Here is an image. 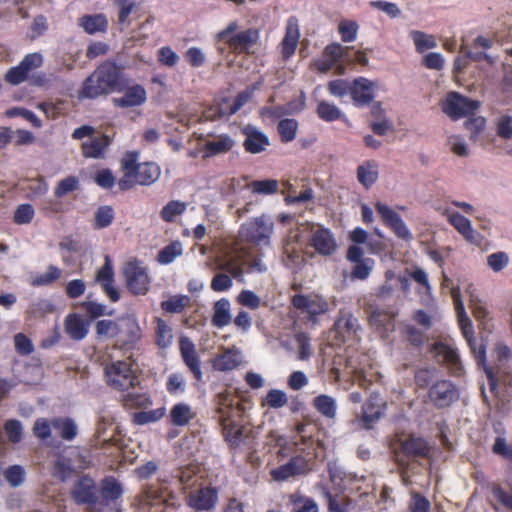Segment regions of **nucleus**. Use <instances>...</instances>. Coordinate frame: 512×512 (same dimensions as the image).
I'll return each mask as SVG.
<instances>
[{"label": "nucleus", "mask_w": 512, "mask_h": 512, "mask_svg": "<svg viewBox=\"0 0 512 512\" xmlns=\"http://www.w3.org/2000/svg\"><path fill=\"white\" fill-rule=\"evenodd\" d=\"M243 411L236 397L229 391L217 395V408L219 424L222 435L233 455L245 454L257 447L256 437L250 430L237 423L234 417Z\"/></svg>", "instance_id": "nucleus-1"}, {"label": "nucleus", "mask_w": 512, "mask_h": 512, "mask_svg": "<svg viewBox=\"0 0 512 512\" xmlns=\"http://www.w3.org/2000/svg\"><path fill=\"white\" fill-rule=\"evenodd\" d=\"M128 85L123 67L113 60H106L82 82L78 90L79 99H96L113 92H122Z\"/></svg>", "instance_id": "nucleus-2"}, {"label": "nucleus", "mask_w": 512, "mask_h": 512, "mask_svg": "<svg viewBox=\"0 0 512 512\" xmlns=\"http://www.w3.org/2000/svg\"><path fill=\"white\" fill-rule=\"evenodd\" d=\"M451 294L461 333L467 341L478 366L483 368L488 380L490 391L494 393L498 387V379L493 369L486 364V346L483 343H479L474 336V328L470 318L465 312L459 287L453 288Z\"/></svg>", "instance_id": "nucleus-3"}, {"label": "nucleus", "mask_w": 512, "mask_h": 512, "mask_svg": "<svg viewBox=\"0 0 512 512\" xmlns=\"http://www.w3.org/2000/svg\"><path fill=\"white\" fill-rule=\"evenodd\" d=\"M238 27L236 20L229 22L223 30L216 34L215 40L218 43H223L225 48L233 54H250L251 49L259 41L260 31L254 27L238 31Z\"/></svg>", "instance_id": "nucleus-4"}, {"label": "nucleus", "mask_w": 512, "mask_h": 512, "mask_svg": "<svg viewBox=\"0 0 512 512\" xmlns=\"http://www.w3.org/2000/svg\"><path fill=\"white\" fill-rule=\"evenodd\" d=\"M134 365L132 356L107 363L104 367V375L108 386L121 392L134 388L139 383Z\"/></svg>", "instance_id": "nucleus-5"}, {"label": "nucleus", "mask_w": 512, "mask_h": 512, "mask_svg": "<svg viewBox=\"0 0 512 512\" xmlns=\"http://www.w3.org/2000/svg\"><path fill=\"white\" fill-rule=\"evenodd\" d=\"M97 505L93 512H121L124 488L114 476H105L99 483Z\"/></svg>", "instance_id": "nucleus-6"}, {"label": "nucleus", "mask_w": 512, "mask_h": 512, "mask_svg": "<svg viewBox=\"0 0 512 512\" xmlns=\"http://www.w3.org/2000/svg\"><path fill=\"white\" fill-rule=\"evenodd\" d=\"M430 451L431 448L427 440L422 437L410 435L401 441L400 447L398 451H396L397 465L406 473L409 468L410 459L427 458L429 457Z\"/></svg>", "instance_id": "nucleus-7"}, {"label": "nucleus", "mask_w": 512, "mask_h": 512, "mask_svg": "<svg viewBox=\"0 0 512 512\" xmlns=\"http://www.w3.org/2000/svg\"><path fill=\"white\" fill-rule=\"evenodd\" d=\"M480 102L469 99L458 92H450L441 104L442 111L453 120L473 114Z\"/></svg>", "instance_id": "nucleus-8"}, {"label": "nucleus", "mask_w": 512, "mask_h": 512, "mask_svg": "<svg viewBox=\"0 0 512 512\" xmlns=\"http://www.w3.org/2000/svg\"><path fill=\"white\" fill-rule=\"evenodd\" d=\"M117 330L115 347L120 350H133L142 338V330L134 317H121Z\"/></svg>", "instance_id": "nucleus-9"}, {"label": "nucleus", "mask_w": 512, "mask_h": 512, "mask_svg": "<svg viewBox=\"0 0 512 512\" xmlns=\"http://www.w3.org/2000/svg\"><path fill=\"white\" fill-rule=\"evenodd\" d=\"M72 500L78 505L86 504L87 511L93 512L97 505L98 489L96 482L88 475H82L74 483L71 492Z\"/></svg>", "instance_id": "nucleus-10"}, {"label": "nucleus", "mask_w": 512, "mask_h": 512, "mask_svg": "<svg viewBox=\"0 0 512 512\" xmlns=\"http://www.w3.org/2000/svg\"><path fill=\"white\" fill-rule=\"evenodd\" d=\"M347 49V47L337 42L328 44L324 48L321 57L314 63L316 70L320 73H327L335 68L337 74H343L345 67L342 65V60Z\"/></svg>", "instance_id": "nucleus-11"}, {"label": "nucleus", "mask_w": 512, "mask_h": 512, "mask_svg": "<svg viewBox=\"0 0 512 512\" xmlns=\"http://www.w3.org/2000/svg\"><path fill=\"white\" fill-rule=\"evenodd\" d=\"M128 290L134 295H145L149 290L150 278L147 269L138 260L129 261L124 268Z\"/></svg>", "instance_id": "nucleus-12"}, {"label": "nucleus", "mask_w": 512, "mask_h": 512, "mask_svg": "<svg viewBox=\"0 0 512 512\" xmlns=\"http://www.w3.org/2000/svg\"><path fill=\"white\" fill-rule=\"evenodd\" d=\"M374 207L382 223L393 231L398 238L406 241L412 239V233L395 210L380 201L376 202Z\"/></svg>", "instance_id": "nucleus-13"}, {"label": "nucleus", "mask_w": 512, "mask_h": 512, "mask_svg": "<svg viewBox=\"0 0 512 512\" xmlns=\"http://www.w3.org/2000/svg\"><path fill=\"white\" fill-rule=\"evenodd\" d=\"M273 223L268 222L264 216L256 217L241 225L239 235L242 240L259 244L270 238Z\"/></svg>", "instance_id": "nucleus-14"}, {"label": "nucleus", "mask_w": 512, "mask_h": 512, "mask_svg": "<svg viewBox=\"0 0 512 512\" xmlns=\"http://www.w3.org/2000/svg\"><path fill=\"white\" fill-rule=\"evenodd\" d=\"M308 244L317 254L324 257L333 255L338 248L332 231L320 224L311 229Z\"/></svg>", "instance_id": "nucleus-15"}, {"label": "nucleus", "mask_w": 512, "mask_h": 512, "mask_svg": "<svg viewBox=\"0 0 512 512\" xmlns=\"http://www.w3.org/2000/svg\"><path fill=\"white\" fill-rule=\"evenodd\" d=\"M291 303L297 310L308 315L309 320L315 321L317 316L329 310V303L317 294H295Z\"/></svg>", "instance_id": "nucleus-16"}, {"label": "nucleus", "mask_w": 512, "mask_h": 512, "mask_svg": "<svg viewBox=\"0 0 512 512\" xmlns=\"http://www.w3.org/2000/svg\"><path fill=\"white\" fill-rule=\"evenodd\" d=\"M42 64L43 56L40 53H29L17 66L11 67L6 72L4 79L11 85H19L27 80L30 71L41 67Z\"/></svg>", "instance_id": "nucleus-17"}, {"label": "nucleus", "mask_w": 512, "mask_h": 512, "mask_svg": "<svg viewBox=\"0 0 512 512\" xmlns=\"http://www.w3.org/2000/svg\"><path fill=\"white\" fill-rule=\"evenodd\" d=\"M428 397L435 407L445 408L459 399V391L452 381L439 380L430 387Z\"/></svg>", "instance_id": "nucleus-18"}, {"label": "nucleus", "mask_w": 512, "mask_h": 512, "mask_svg": "<svg viewBox=\"0 0 512 512\" xmlns=\"http://www.w3.org/2000/svg\"><path fill=\"white\" fill-rule=\"evenodd\" d=\"M387 404L378 392H372L362 405L361 422L366 429H371L384 416Z\"/></svg>", "instance_id": "nucleus-19"}, {"label": "nucleus", "mask_w": 512, "mask_h": 512, "mask_svg": "<svg viewBox=\"0 0 512 512\" xmlns=\"http://www.w3.org/2000/svg\"><path fill=\"white\" fill-rule=\"evenodd\" d=\"M308 462L305 457L296 455L290 460L271 471V476L276 481H284L290 477L302 475L308 472Z\"/></svg>", "instance_id": "nucleus-20"}, {"label": "nucleus", "mask_w": 512, "mask_h": 512, "mask_svg": "<svg viewBox=\"0 0 512 512\" xmlns=\"http://www.w3.org/2000/svg\"><path fill=\"white\" fill-rule=\"evenodd\" d=\"M241 132L245 136L243 147L250 154L262 153L270 145L268 136L253 125H245Z\"/></svg>", "instance_id": "nucleus-21"}, {"label": "nucleus", "mask_w": 512, "mask_h": 512, "mask_svg": "<svg viewBox=\"0 0 512 512\" xmlns=\"http://www.w3.org/2000/svg\"><path fill=\"white\" fill-rule=\"evenodd\" d=\"M95 280L99 283L111 302L120 300V292L114 286V270L109 256L105 257L103 266L97 271Z\"/></svg>", "instance_id": "nucleus-22"}, {"label": "nucleus", "mask_w": 512, "mask_h": 512, "mask_svg": "<svg viewBox=\"0 0 512 512\" xmlns=\"http://www.w3.org/2000/svg\"><path fill=\"white\" fill-rule=\"evenodd\" d=\"M180 354L183 362L188 367L197 381H202L203 373L201 369V360L196 351L194 343L188 338L180 340Z\"/></svg>", "instance_id": "nucleus-23"}, {"label": "nucleus", "mask_w": 512, "mask_h": 512, "mask_svg": "<svg viewBox=\"0 0 512 512\" xmlns=\"http://www.w3.org/2000/svg\"><path fill=\"white\" fill-rule=\"evenodd\" d=\"M300 38V31L298 20L296 17L291 16L288 18L285 35L280 43L281 54L284 60H288L292 57L297 49Z\"/></svg>", "instance_id": "nucleus-24"}, {"label": "nucleus", "mask_w": 512, "mask_h": 512, "mask_svg": "<svg viewBox=\"0 0 512 512\" xmlns=\"http://www.w3.org/2000/svg\"><path fill=\"white\" fill-rule=\"evenodd\" d=\"M123 96L112 99L113 105L118 108H130L143 105L147 100V92L140 84L127 86L122 91Z\"/></svg>", "instance_id": "nucleus-25"}, {"label": "nucleus", "mask_w": 512, "mask_h": 512, "mask_svg": "<svg viewBox=\"0 0 512 512\" xmlns=\"http://www.w3.org/2000/svg\"><path fill=\"white\" fill-rule=\"evenodd\" d=\"M218 500V492L213 487H204L190 493L187 503L196 511L211 510Z\"/></svg>", "instance_id": "nucleus-26"}, {"label": "nucleus", "mask_w": 512, "mask_h": 512, "mask_svg": "<svg viewBox=\"0 0 512 512\" xmlns=\"http://www.w3.org/2000/svg\"><path fill=\"white\" fill-rule=\"evenodd\" d=\"M138 152L129 151L121 159V171L123 177L118 181V187L121 191H127L133 188L132 178L135 176L140 163H138Z\"/></svg>", "instance_id": "nucleus-27"}, {"label": "nucleus", "mask_w": 512, "mask_h": 512, "mask_svg": "<svg viewBox=\"0 0 512 512\" xmlns=\"http://www.w3.org/2000/svg\"><path fill=\"white\" fill-rule=\"evenodd\" d=\"M350 95L357 107H364L372 102L374 93L372 83L365 78H358L353 81L350 88Z\"/></svg>", "instance_id": "nucleus-28"}, {"label": "nucleus", "mask_w": 512, "mask_h": 512, "mask_svg": "<svg viewBox=\"0 0 512 512\" xmlns=\"http://www.w3.org/2000/svg\"><path fill=\"white\" fill-rule=\"evenodd\" d=\"M65 333L74 341L83 340L89 332V322L80 314L70 313L64 320Z\"/></svg>", "instance_id": "nucleus-29"}, {"label": "nucleus", "mask_w": 512, "mask_h": 512, "mask_svg": "<svg viewBox=\"0 0 512 512\" xmlns=\"http://www.w3.org/2000/svg\"><path fill=\"white\" fill-rule=\"evenodd\" d=\"M369 324L380 333H388L395 328V314L389 310L373 308L368 316Z\"/></svg>", "instance_id": "nucleus-30"}, {"label": "nucleus", "mask_w": 512, "mask_h": 512, "mask_svg": "<svg viewBox=\"0 0 512 512\" xmlns=\"http://www.w3.org/2000/svg\"><path fill=\"white\" fill-rule=\"evenodd\" d=\"M161 174L160 167L154 162L140 163V166L135 173V176L131 179L133 187L135 185L148 186L156 182Z\"/></svg>", "instance_id": "nucleus-31"}, {"label": "nucleus", "mask_w": 512, "mask_h": 512, "mask_svg": "<svg viewBox=\"0 0 512 512\" xmlns=\"http://www.w3.org/2000/svg\"><path fill=\"white\" fill-rule=\"evenodd\" d=\"M447 215L448 222L464 237L469 243H476L475 231L472 228L471 222L468 218L460 214L459 212L449 210L445 213Z\"/></svg>", "instance_id": "nucleus-32"}, {"label": "nucleus", "mask_w": 512, "mask_h": 512, "mask_svg": "<svg viewBox=\"0 0 512 512\" xmlns=\"http://www.w3.org/2000/svg\"><path fill=\"white\" fill-rule=\"evenodd\" d=\"M358 182L365 188L370 189L378 180L379 166L375 160H366L357 167Z\"/></svg>", "instance_id": "nucleus-33"}, {"label": "nucleus", "mask_w": 512, "mask_h": 512, "mask_svg": "<svg viewBox=\"0 0 512 512\" xmlns=\"http://www.w3.org/2000/svg\"><path fill=\"white\" fill-rule=\"evenodd\" d=\"M234 145L235 141L228 134H221L214 140L207 141L204 144V157L228 153L233 149Z\"/></svg>", "instance_id": "nucleus-34"}, {"label": "nucleus", "mask_w": 512, "mask_h": 512, "mask_svg": "<svg viewBox=\"0 0 512 512\" xmlns=\"http://www.w3.org/2000/svg\"><path fill=\"white\" fill-rule=\"evenodd\" d=\"M79 26L89 35L104 33L108 29V20L102 13L86 14L79 18Z\"/></svg>", "instance_id": "nucleus-35"}, {"label": "nucleus", "mask_w": 512, "mask_h": 512, "mask_svg": "<svg viewBox=\"0 0 512 512\" xmlns=\"http://www.w3.org/2000/svg\"><path fill=\"white\" fill-rule=\"evenodd\" d=\"M195 412H193L191 406L187 403L180 402L173 405L169 413V421L174 426H187L191 420L195 418Z\"/></svg>", "instance_id": "nucleus-36"}, {"label": "nucleus", "mask_w": 512, "mask_h": 512, "mask_svg": "<svg viewBox=\"0 0 512 512\" xmlns=\"http://www.w3.org/2000/svg\"><path fill=\"white\" fill-rule=\"evenodd\" d=\"M51 425L65 441H73L78 434V427L70 417H54L51 420Z\"/></svg>", "instance_id": "nucleus-37"}, {"label": "nucleus", "mask_w": 512, "mask_h": 512, "mask_svg": "<svg viewBox=\"0 0 512 512\" xmlns=\"http://www.w3.org/2000/svg\"><path fill=\"white\" fill-rule=\"evenodd\" d=\"M339 479V496L345 491L354 492L360 489V483L364 480L363 476H358L352 472H346L339 469V473L331 474V480Z\"/></svg>", "instance_id": "nucleus-38"}, {"label": "nucleus", "mask_w": 512, "mask_h": 512, "mask_svg": "<svg viewBox=\"0 0 512 512\" xmlns=\"http://www.w3.org/2000/svg\"><path fill=\"white\" fill-rule=\"evenodd\" d=\"M109 144V137L105 134H102L92 138L88 142H84L82 144V154L86 158H100L103 156V153Z\"/></svg>", "instance_id": "nucleus-39"}, {"label": "nucleus", "mask_w": 512, "mask_h": 512, "mask_svg": "<svg viewBox=\"0 0 512 512\" xmlns=\"http://www.w3.org/2000/svg\"><path fill=\"white\" fill-rule=\"evenodd\" d=\"M231 304L230 301L226 298H221L216 301L213 306V316L211 319V323L214 327L223 328L230 324L231 322V314H230Z\"/></svg>", "instance_id": "nucleus-40"}, {"label": "nucleus", "mask_w": 512, "mask_h": 512, "mask_svg": "<svg viewBox=\"0 0 512 512\" xmlns=\"http://www.w3.org/2000/svg\"><path fill=\"white\" fill-rule=\"evenodd\" d=\"M314 409L327 419H334L337 413V404L332 396L321 394L312 401Z\"/></svg>", "instance_id": "nucleus-41"}, {"label": "nucleus", "mask_w": 512, "mask_h": 512, "mask_svg": "<svg viewBox=\"0 0 512 512\" xmlns=\"http://www.w3.org/2000/svg\"><path fill=\"white\" fill-rule=\"evenodd\" d=\"M240 364L239 353L235 350L228 349L224 353L218 355L213 362V366L218 371H231Z\"/></svg>", "instance_id": "nucleus-42"}, {"label": "nucleus", "mask_w": 512, "mask_h": 512, "mask_svg": "<svg viewBox=\"0 0 512 512\" xmlns=\"http://www.w3.org/2000/svg\"><path fill=\"white\" fill-rule=\"evenodd\" d=\"M431 351L441 356L444 362L453 368H457L460 365V357L457 350L444 342L434 343Z\"/></svg>", "instance_id": "nucleus-43"}, {"label": "nucleus", "mask_w": 512, "mask_h": 512, "mask_svg": "<svg viewBox=\"0 0 512 512\" xmlns=\"http://www.w3.org/2000/svg\"><path fill=\"white\" fill-rule=\"evenodd\" d=\"M400 334L405 342L415 348H421L425 342V332L412 324L402 325Z\"/></svg>", "instance_id": "nucleus-44"}, {"label": "nucleus", "mask_w": 512, "mask_h": 512, "mask_svg": "<svg viewBox=\"0 0 512 512\" xmlns=\"http://www.w3.org/2000/svg\"><path fill=\"white\" fill-rule=\"evenodd\" d=\"M152 403L148 393L128 392L122 397V405L127 409L148 408Z\"/></svg>", "instance_id": "nucleus-45"}, {"label": "nucleus", "mask_w": 512, "mask_h": 512, "mask_svg": "<svg viewBox=\"0 0 512 512\" xmlns=\"http://www.w3.org/2000/svg\"><path fill=\"white\" fill-rule=\"evenodd\" d=\"M409 36L418 53H424L426 50L437 47L436 39L431 34H427L419 30H412L410 31Z\"/></svg>", "instance_id": "nucleus-46"}, {"label": "nucleus", "mask_w": 512, "mask_h": 512, "mask_svg": "<svg viewBox=\"0 0 512 512\" xmlns=\"http://www.w3.org/2000/svg\"><path fill=\"white\" fill-rule=\"evenodd\" d=\"M166 414L165 407H159L153 410L135 412L132 416V422L136 425H146L161 420Z\"/></svg>", "instance_id": "nucleus-47"}, {"label": "nucleus", "mask_w": 512, "mask_h": 512, "mask_svg": "<svg viewBox=\"0 0 512 512\" xmlns=\"http://www.w3.org/2000/svg\"><path fill=\"white\" fill-rule=\"evenodd\" d=\"M120 318L117 320L103 319L95 324V332L98 339L116 338L119 328Z\"/></svg>", "instance_id": "nucleus-48"}, {"label": "nucleus", "mask_w": 512, "mask_h": 512, "mask_svg": "<svg viewBox=\"0 0 512 512\" xmlns=\"http://www.w3.org/2000/svg\"><path fill=\"white\" fill-rule=\"evenodd\" d=\"M277 130L283 143H289L296 137L298 122L293 118H285L278 122Z\"/></svg>", "instance_id": "nucleus-49"}, {"label": "nucleus", "mask_w": 512, "mask_h": 512, "mask_svg": "<svg viewBox=\"0 0 512 512\" xmlns=\"http://www.w3.org/2000/svg\"><path fill=\"white\" fill-rule=\"evenodd\" d=\"M187 204L178 200L169 201L160 211L161 219L166 223L174 222L175 218L186 211Z\"/></svg>", "instance_id": "nucleus-50"}, {"label": "nucleus", "mask_w": 512, "mask_h": 512, "mask_svg": "<svg viewBox=\"0 0 512 512\" xmlns=\"http://www.w3.org/2000/svg\"><path fill=\"white\" fill-rule=\"evenodd\" d=\"M317 116L325 122H333L342 117L341 110L333 103L321 100L316 109Z\"/></svg>", "instance_id": "nucleus-51"}, {"label": "nucleus", "mask_w": 512, "mask_h": 512, "mask_svg": "<svg viewBox=\"0 0 512 512\" xmlns=\"http://www.w3.org/2000/svg\"><path fill=\"white\" fill-rule=\"evenodd\" d=\"M61 276L62 270L59 267L49 265L46 272L40 273L32 279L31 284L34 287L48 286L59 280Z\"/></svg>", "instance_id": "nucleus-52"}, {"label": "nucleus", "mask_w": 512, "mask_h": 512, "mask_svg": "<svg viewBox=\"0 0 512 512\" xmlns=\"http://www.w3.org/2000/svg\"><path fill=\"white\" fill-rule=\"evenodd\" d=\"M337 329L347 333L349 336H357L361 329L359 321L352 313H343L335 323Z\"/></svg>", "instance_id": "nucleus-53"}, {"label": "nucleus", "mask_w": 512, "mask_h": 512, "mask_svg": "<svg viewBox=\"0 0 512 512\" xmlns=\"http://www.w3.org/2000/svg\"><path fill=\"white\" fill-rule=\"evenodd\" d=\"M115 218V212L112 206L102 205L95 211L93 227L95 229H104L110 226Z\"/></svg>", "instance_id": "nucleus-54"}, {"label": "nucleus", "mask_w": 512, "mask_h": 512, "mask_svg": "<svg viewBox=\"0 0 512 512\" xmlns=\"http://www.w3.org/2000/svg\"><path fill=\"white\" fill-rule=\"evenodd\" d=\"M189 303V297L186 295H176L168 300L161 302V308L167 313H182Z\"/></svg>", "instance_id": "nucleus-55"}, {"label": "nucleus", "mask_w": 512, "mask_h": 512, "mask_svg": "<svg viewBox=\"0 0 512 512\" xmlns=\"http://www.w3.org/2000/svg\"><path fill=\"white\" fill-rule=\"evenodd\" d=\"M74 472L75 469L69 458L60 456L53 465V475L61 481L70 478Z\"/></svg>", "instance_id": "nucleus-56"}, {"label": "nucleus", "mask_w": 512, "mask_h": 512, "mask_svg": "<svg viewBox=\"0 0 512 512\" xmlns=\"http://www.w3.org/2000/svg\"><path fill=\"white\" fill-rule=\"evenodd\" d=\"M359 25L354 20H342L338 24V33L345 43L353 42L357 38Z\"/></svg>", "instance_id": "nucleus-57"}, {"label": "nucleus", "mask_w": 512, "mask_h": 512, "mask_svg": "<svg viewBox=\"0 0 512 512\" xmlns=\"http://www.w3.org/2000/svg\"><path fill=\"white\" fill-rule=\"evenodd\" d=\"M172 339L171 327L164 320L158 319L156 326V344L160 348H167L171 345Z\"/></svg>", "instance_id": "nucleus-58"}, {"label": "nucleus", "mask_w": 512, "mask_h": 512, "mask_svg": "<svg viewBox=\"0 0 512 512\" xmlns=\"http://www.w3.org/2000/svg\"><path fill=\"white\" fill-rule=\"evenodd\" d=\"M253 193L262 195L275 194L278 191V181L274 179L254 180L249 184Z\"/></svg>", "instance_id": "nucleus-59"}, {"label": "nucleus", "mask_w": 512, "mask_h": 512, "mask_svg": "<svg viewBox=\"0 0 512 512\" xmlns=\"http://www.w3.org/2000/svg\"><path fill=\"white\" fill-rule=\"evenodd\" d=\"M182 252V244L179 241H173L160 250L158 261L162 264H169L173 262L177 256H180Z\"/></svg>", "instance_id": "nucleus-60"}, {"label": "nucleus", "mask_w": 512, "mask_h": 512, "mask_svg": "<svg viewBox=\"0 0 512 512\" xmlns=\"http://www.w3.org/2000/svg\"><path fill=\"white\" fill-rule=\"evenodd\" d=\"M166 390L170 395L183 394L186 390V380L182 373H171L166 381Z\"/></svg>", "instance_id": "nucleus-61"}, {"label": "nucleus", "mask_w": 512, "mask_h": 512, "mask_svg": "<svg viewBox=\"0 0 512 512\" xmlns=\"http://www.w3.org/2000/svg\"><path fill=\"white\" fill-rule=\"evenodd\" d=\"M465 128L470 132V140L476 141L479 134L484 130L486 119L482 116H475L474 113L468 116L464 122Z\"/></svg>", "instance_id": "nucleus-62"}, {"label": "nucleus", "mask_w": 512, "mask_h": 512, "mask_svg": "<svg viewBox=\"0 0 512 512\" xmlns=\"http://www.w3.org/2000/svg\"><path fill=\"white\" fill-rule=\"evenodd\" d=\"M374 267V260L365 258L362 261L355 262L351 271V278L358 280H366Z\"/></svg>", "instance_id": "nucleus-63"}, {"label": "nucleus", "mask_w": 512, "mask_h": 512, "mask_svg": "<svg viewBox=\"0 0 512 512\" xmlns=\"http://www.w3.org/2000/svg\"><path fill=\"white\" fill-rule=\"evenodd\" d=\"M79 187L80 183L76 176H67L58 182L54 190V195L61 198L68 193L78 190Z\"/></svg>", "instance_id": "nucleus-64"}]
</instances>
